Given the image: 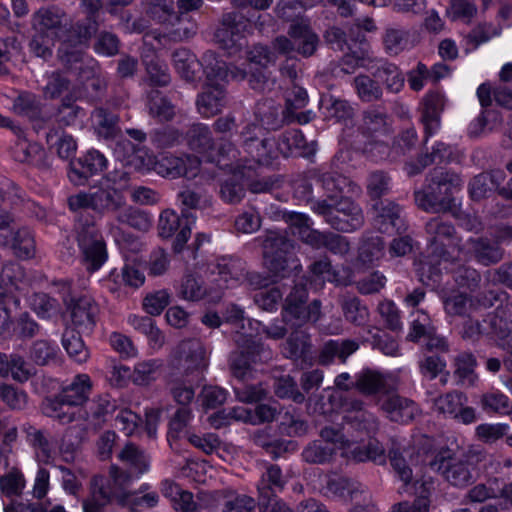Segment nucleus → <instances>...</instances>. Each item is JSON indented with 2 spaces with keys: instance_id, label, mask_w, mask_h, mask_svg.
<instances>
[{
  "instance_id": "nucleus-3",
  "label": "nucleus",
  "mask_w": 512,
  "mask_h": 512,
  "mask_svg": "<svg viewBox=\"0 0 512 512\" xmlns=\"http://www.w3.org/2000/svg\"><path fill=\"white\" fill-rule=\"evenodd\" d=\"M425 231L428 235L427 249L416 264V272L424 285L436 287L441 283V264L456 254L460 255L461 239L454 224L441 216L431 218L425 225Z\"/></svg>"
},
{
  "instance_id": "nucleus-58",
  "label": "nucleus",
  "mask_w": 512,
  "mask_h": 512,
  "mask_svg": "<svg viewBox=\"0 0 512 512\" xmlns=\"http://www.w3.org/2000/svg\"><path fill=\"white\" fill-rule=\"evenodd\" d=\"M366 341L370 343L372 349L379 350L387 356H397L399 354V343L391 334L381 329L375 331L369 330Z\"/></svg>"
},
{
  "instance_id": "nucleus-25",
  "label": "nucleus",
  "mask_w": 512,
  "mask_h": 512,
  "mask_svg": "<svg viewBox=\"0 0 512 512\" xmlns=\"http://www.w3.org/2000/svg\"><path fill=\"white\" fill-rule=\"evenodd\" d=\"M316 211L324 217L331 228L340 232L351 233L359 229L364 222L363 215L354 216L349 212L331 209V204L327 200L318 201Z\"/></svg>"
},
{
  "instance_id": "nucleus-27",
  "label": "nucleus",
  "mask_w": 512,
  "mask_h": 512,
  "mask_svg": "<svg viewBox=\"0 0 512 512\" xmlns=\"http://www.w3.org/2000/svg\"><path fill=\"white\" fill-rule=\"evenodd\" d=\"M161 493L170 501L175 512L201 511L200 504L194 500V494L173 480L164 479L161 482Z\"/></svg>"
},
{
  "instance_id": "nucleus-37",
  "label": "nucleus",
  "mask_w": 512,
  "mask_h": 512,
  "mask_svg": "<svg viewBox=\"0 0 512 512\" xmlns=\"http://www.w3.org/2000/svg\"><path fill=\"white\" fill-rule=\"evenodd\" d=\"M326 495L343 501H352L359 492V483L347 476L331 473L325 484Z\"/></svg>"
},
{
  "instance_id": "nucleus-50",
  "label": "nucleus",
  "mask_w": 512,
  "mask_h": 512,
  "mask_svg": "<svg viewBox=\"0 0 512 512\" xmlns=\"http://www.w3.org/2000/svg\"><path fill=\"white\" fill-rule=\"evenodd\" d=\"M92 194L93 210L101 214L116 212L126 203L124 194L108 187L100 188Z\"/></svg>"
},
{
  "instance_id": "nucleus-24",
  "label": "nucleus",
  "mask_w": 512,
  "mask_h": 512,
  "mask_svg": "<svg viewBox=\"0 0 512 512\" xmlns=\"http://www.w3.org/2000/svg\"><path fill=\"white\" fill-rule=\"evenodd\" d=\"M310 175L314 177L315 184L322 188L328 202L338 199L344 193L349 182L347 177L326 165L310 169Z\"/></svg>"
},
{
  "instance_id": "nucleus-57",
  "label": "nucleus",
  "mask_w": 512,
  "mask_h": 512,
  "mask_svg": "<svg viewBox=\"0 0 512 512\" xmlns=\"http://www.w3.org/2000/svg\"><path fill=\"white\" fill-rule=\"evenodd\" d=\"M147 83L152 88L158 89L170 84L171 76L167 64L161 62L157 57L151 58L149 61L144 60Z\"/></svg>"
},
{
  "instance_id": "nucleus-12",
  "label": "nucleus",
  "mask_w": 512,
  "mask_h": 512,
  "mask_svg": "<svg viewBox=\"0 0 512 512\" xmlns=\"http://www.w3.org/2000/svg\"><path fill=\"white\" fill-rule=\"evenodd\" d=\"M0 246L9 249L20 260H30L36 254L34 232L16 223L13 213L0 214Z\"/></svg>"
},
{
  "instance_id": "nucleus-21",
  "label": "nucleus",
  "mask_w": 512,
  "mask_h": 512,
  "mask_svg": "<svg viewBox=\"0 0 512 512\" xmlns=\"http://www.w3.org/2000/svg\"><path fill=\"white\" fill-rule=\"evenodd\" d=\"M71 323L74 330L89 335L94 330L99 314V306L90 297L80 296L71 298L67 304Z\"/></svg>"
},
{
  "instance_id": "nucleus-18",
  "label": "nucleus",
  "mask_w": 512,
  "mask_h": 512,
  "mask_svg": "<svg viewBox=\"0 0 512 512\" xmlns=\"http://www.w3.org/2000/svg\"><path fill=\"white\" fill-rule=\"evenodd\" d=\"M388 120L389 117L384 109L376 107L367 109L363 115L362 135L367 139L370 150L378 149L383 155L381 158L389 154V145L382 139V137H387L391 131ZM366 149H368V146H366Z\"/></svg>"
},
{
  "instance_id": "nucleus-47",
  "label": "nucleus",
  "mask_w": 512,
  "mask_h": 512,
  "mask_svg": "<svg viewBox=\"0 0 512 512\" xmlns=\"http://www.w3.org/2000/svg\"><path fill=\"white\" fill-rule=\"evenodd\" d=\"M118 409L117 401L108 393L95 396L86 411L88 419L94 424L105 423Z\"/></svg>"
},
{
  "instance_id": "nucleus-43",
  "label": "nucleus",
  "mask_w": 512,
  "mask_h": 512,
  "mask_svg": "<svg viewBox=\"0 0 512 512\" xmlns=\"http://www.w3.org/2000/svg\"><path fill=\"white\" fill-rule=\"evenodd\" d=\"M277 421L278 430L282 435L300 437L305 435L308 430L307 421L301 417L293 406L282 407Z\"/></svg>"
},
{
  "instance_id": "nucleus-6",
  "label": "nucleus",
  "mask_w": 512,
  "mask_h": 512,
  "mask_svg": "<svg viewBox=\"0 0 512 512\" xmlns=\"http://www.w3.org/2000/svg\"><path fill=\"white\" fill-rule=\"evenodd\" d=\"M472 302L474 311L496 307L484 322L490 325L499 345L512 348V301H508L507 293L493 289L477 290L472 293Z\"/></svg>"
},
{
  "instance_id": "nucleus-2",
  "label": "nucleus",
  "mask_w": 512,
  "mask_h": 512,
  "mask_svg": "<svg viewBox=\"0 0 512 512\" xmlns=\"http://www.w3.org/2000/svg\"><path fill=\"white\" fill-rule=\"evenodd\" d=\"M250 29L251 23L244 15L237 12L226 13L215 32V39L229 55H236L246 49L245 61L238 68V72L248 81L251 89L261 91L268 80V65L274 61L275 55L267 45L255 44L248 48L246 34Z\"/></svg>"
},
{
  "instance_id": "nucleus-14",
  "label": "nucleus",
  "mask_w": 512,
  "mask_h": 512,
  "mask_svg": "<svg viewBox=\"0 0 512 512\" xmlns=\"http://www.w3.org/2000/svg\"><path fill=\"white\" fill-rule=\"evenodd\" d=\"M108 166V159L97 149H89L80 156L70 159L67 176L75 186H86L89 180L101 174Z\"/></svg>"
},
{
  "instance_id": "nucleus-52",
  "label": "nucleus",
  "mask_w": 512,
  "mask_h": 512,
  "mask_svg": "<svg viewBox=\"0 0 512 512\" xmlns=\"http://www.w3.org/2000/svg\"><path fill=\"white\" fill-rule=\"evenodd\" d=\"M1 283L5 285L2 293L13 295L12 290H19L20 284L26 280V271L24 267L15 261H9L3 264L0 271Z\"/></svg>"
},
{
  "instance_id": "nucleus-33",
  "label": "nucleus",
  "mask_w": 512,
  "mask_h": 512,
  "mask_svg": "<svg viewBox=\"0 0 512 512\" xmlns=\"http://www.w3.org/2000/svg\"><path fill=\"white\" fill-rule=\"evenodd\" d=\"M29 358L38 366H57L61 362V350L56 341L40 339L30 346Z\"/></svg>"
},
{
  "instance_id": "nucleus-4",
  "label": "nucleus",
  "mask_w": 512,
  "mask_h": 512,
  "mask_svg": "<svg viewBox=\"0 0 512 512\" xmlns=\"http://www.w3.org/2000/svg\"><path fill=\"white\" fill-rule=\"evenodd\" d=\"M461 185L462 179L457 173L435 169L424 188L414 192V199L424 211H450L457 205L455 195L460 191Z\"/></svg>"
},
{
  "instance_id": "nucleus-7",
  "label": "nucleus",
  "mask_w": 512,
  "mask_h": 512,
  "mask_svg": "<svg viewBox=\"0 0 512 512\" xmlns=\"http://www.w3.org/2000/svg\"><path fill=\"white\" fill-rule=\"evenodd\" d=\"M175 70L188 82H197L202 76L209 80L223 79L229 76L227 63L211 50L206 51L201 59L187 48L176 49L172 54Z\"/></svg>"
},
{
  "instance_id": "nucleus-13",
  "label": "nucleus",
  "mask_w": 512,
  "mask_h": 512,
  "mask_svg": "<svg viewBox=\"0 0 512 512\" xmlns=\"http://www.w3.org/2000/svg\"><path fill=\"white\" fill-rule=\"evenodd\" d=\"M196 219L195 213L186 209H181L180 214L173 209L161 212L158 233L163 239H173L172 250L175 254L181 253L186 247Z\"/></svg>"
},
{
  "instance_id": "nucleus-22",
  "label": "nucleus",
  "mask_w": 512,
  "mask_h": 512,
  "mask_svg": "<svg viewBox=\"0 0 512 512\" xmlns=\"http://www.w3.org/2000/svg\"><path fill=\"white\" fill-rule=\"evenodd\" d=\"M227 78H215L209 80L206 78V87L198 95L196 105L199 113L206 118L216 115L221 111L226 103V82Z\"/></svg>"
},
{
  "instance_id": "nucleus-31",
  "label": "nucleus",
  "mask_w": 512,
  "mask_h": 512,
  "mask_svg": "<svg viewBox=\"0 0 512 512\" xmlns=\"http://www.w3.org/2000/svg\"><path fill=\"white\" fill-rule=\"evenodd\" d=\"M384 238L375 232L363 234L359 247L357 260L366 267H372L384 256Z\"/></svg>"
},
{
  "instance_id": "nucleus-60",
  "label": "nucleus",
  "mask_w": 512,
  "mask_h": 512,
  "mask_svg": "<svg viewBox=\"0 0 512 512\" xmlns=\"http://www.w3.org/2000/svg\"><path fill=\"white\" fill-rule=\"evenodd\" d=\"M444 309L453 316H466L473 312L472 293L452 292L444 299Z\"/></svg>"
},
{
  "instance_id": "nucleus-16",
  "label": "nucleus",
  "mask_w": 512,
  "mask_h": 512,
  "mask_svg": "<svg viewBox=\"0 0 512 512\" xmlns=\"http://www.w3.org/2000/svg\"><path fill=\"white\" fill-rule=\"evenodd\" d=\"M188 143L190 147L200 154H207L209 160L216 164V159H234L238 153L235 145L231 142L220 144L216 147L210 128L202 123L191 126L188 131Z\"/></svg>"
},
{
  "instance_id": "nucleus-30",
  "label": "nucleus",
  "mask_w": 512,
  "mask_h": 512,
  "mask_svg": "<svg viewBox=\"0 0 512 512\" xmlns=\"http://www.w3.org/2000/svg\"><path fill=\"white\" fill-rule=\"evenodd\" d=\"M440 104L441 96L439 93L430 91L426 94L424 98V109L421 115V122L424 129V144L440 130Z\"/></svg>"
},
{
  "instance_id": "nucleus-20",
  "label": "nucleus",
  "mask_w": 512,
  "mask_h": 512,
  "mask_svg": "<svg viewBox=\"0 0 512 512\" xmlns=\"http://www.w3.org/2000/svg\"><path fill=\"white\" fill-rule=\"evenodd\" d=\"M308 291L305 287L295 286L285 298L282 316L291 317L299 323L317 321L321 313V301L313 300L307 304Z\"/></svg>"
},
{
  "instance_id": "nucleus-23",
  "label": "nucleus",
  "mask_w": 512,
  "mask_h": 512,
  "mask_svg": "<svg viewBox=\"0 0 512 512\" xmlns=\"http://www.w3.org/2000/svg\"><path fill=\"white\" fill-rule=\"evenodd\" d=\"M451 274L454 282L459 288L465 289L470 293H476L479 290L481 283L480 273L466 265L461 263L459 255H454L447 259V262L441 264V274Z\"/></svg>"
},
{
  "instance_id": "nucleus-42",
  "label": "nucleus",
  "mask_w": 512,
  "mask_h": 512,
  "mask_svg": "<svg viewBox=\"0 0 512 512\" xmlns=\"http://www.w3.org/2000/svg\"><path fill=\"white\" fill-rule=\"evenodd\" d=\"M91 118L95 133L99 137L114 139L117 136L119 132V116L109 108H95Z\"/></svg>"
},
{
  "instance_id": "nucleus-63",
  "label": "nucleus",
  "mask_w": 512,
  "mask_h": 512,
  "mask_svg": "<svg viewBox=\"0 0 512 512\" xmlns=\"http://www.w3.org/2000/svg\"><path fill=\"white\" fill-rule=\"evenodd\" d=\"M71 80L63 71H54L48 77L47 83L43 89L44 96L47 99H57L68 93H74L70 90Z\"/></svg>"
},
{
  "instance_id": "nucleus-1",
  "label": "nucleus",
  "mask_w": 512,
  "mask_h": 512,
  "mask_svg": "<svg viewBox=\"0 0 512 512\" xmlns=\"http://www.w3.org/2000/svg\"><path fill=\"white\" fill-rule=\"evenodd\" d=\"M237 141L248 157L238 162L220 157L216 159V166L239 175L245 182L246 190L254 194L268 193L274 187L271 177L262 176L263 167L277 165L280 156L301 157L313 162L317 152L316 142H308L300 129L285 130L279 138L270 139L264 137L263 130L257 124L250 123L242 129Z\"/></svg>"
},
{
  "instance_id": "nucleus-35",
  "label": "nucleus",
  "mask_w": 512,
  "mask_h": 512,
  "mask_svg": "<svg viewBox=\"0 0 512 512\" xmlns=\"http://www.w3.org/2000/svg\"><path fill=\"white\" fill-rule=\"evenodd\" d=\"M342 425L348 426L356 432L357 435H355V438L361 441H363L365 437L371 438L378 430L376 418L361 409L346 413L342 417Z\"/></svg>"
},
{
  "instance_id": "nucleus-9",
  "label": "nucleus",
  "mask_w": 512,
  "mask_h": 512,
  "mask_svg": "<svg viewBox=\"0 0 512 512\" xmlns=\"http://www.w3.org/2000/svg\"><path fill=\"white\" fill-rule=\"evenodd\" d=\"M420 450L426 455H433L429 463L431 469L440 473L452 486L466 487L474 482L475 465L468 459L457 458L450 448L434 451L432 441L427 437Z\"/></svg>"
},
{
  "instance_id": "nucleus-39",
  "label": "nucleus",
  "mask_w": 512,
  "mask_h": 512,
  "mask_svg": "<svg viewBox=\"0 0 512 512\" xmlns=\"http://www.w3.org/2000/svg\"><path fill=\"white\" fill-rule=\"evenodd\" d=\"M358 37L356 41L350 43L339 62L341 71L346 74H352L357 68L364 66L367 59L369 42H365L362 35Z\"/></svg>"
},
{
  "instance_id": "nucleus-44",
  "label": "nucleus",
  "mask_w": 512,
  "mask_h": 512,
  "mask_svg": "<svg viewBox=\"0 0 512 512\" xmlns=\"http://www.w3.org/2000/svg\"><path fill=\"white\" fill-rule=\"evenodd\" d=\"M74 93L66 94L58 105L55 113L56 121L60 126H76L86 116L85 110L76 104Z\"/></svg>"
},
{
  "instance_id": "nucleus-19",
  "label": "nucleus",
  "mask_w": 512,
  "mask_h": 512,
  "mask_svg": "<svg viewBox=\"0 0 512 512\" xmlns=\"http://www.w3.org/2000/svg\"><path fill=\"white\" fill-rule=\"evenodd\" d=\"M373 208L375 210L373 225L380 233L388 235L406 233L408 223L402 206L394 201L380 199Z\"/></svg>"
},
{
  "instance_id": "nucleus-59",
  "label": "nucleus",
  "mask_w": 512,
  "mask_h": 512,
  "mask_svg": "<svg viewBox=\"0 0 512 512\" xmlns=\"http://www.w3.org/2000/svg\"><path fill=\"white\" fill-rule=\"evenodd\" d=\"M447 362L444 355L439 354H424V357L419 362L420 372L423 376L430 380L436 379L439 375H443L441 378L443 384L446 383L449 372L446 371Z\"/></svg>"
},
{
  "instance_id": "nucleus-56",
  "label": "nucleus",
  "mask_w": 512,
  "mask_h": 512,
  "mask_svg": "<svg viewBox=\"0 0 512 512\" xmlns=\"http://www.w3.org/2000/svg\"><path fill=\"white\" fill-rule=\"evenodd\" d=\"M337 451L321 440L309 443L302 452V457L307 463L325 464L336 456Z\"/></svg>"
},
{
  "instance_id": "nucleus-62",
  "label": "nucleus",
  "mask_w": 512,
  "mask_h": 512,
  "mask_svg": "<svg viewBox=\"0 0 512 512\" xmlns=\"http://www.w3.org/2000/svg\"><path fill=\"white\" fill-rule=\"evenodd\" d=\"M435 327L431 324L429 315L423 310L416 311V317L410 322L407 341L420 344Z\"/></svg>"
},
{
  "instance_id": "nucleus-34",
  "label": "nucleus",
  "mask_w": 512,
  "mask_h": 512,
  "mask_svg": "<svg viewBox=\"0 0 512 512\" xmlns=\"http://www.w3.org/2000/svg\"><path fill=\"white\" fill-rule=\"evenodd\" d=\"M467 242L470 245V250L476 262L481 265L490 266L496 264L501 261L503 257L504 251L502 247L487 238L470 237Z\"/></svg>"
},
{
  "instance_id": "nucleus-40",
  "label": "nucleus",
  "mask_w": 512,
  "mask_h": 512,
  "mask_svg": "<svg viewBox=\"0 0 512 512\" xmlns=\"http://www.w3.org/2000/svg\"><path fill=\"white\" fill-rule=\"evenodd\" d=\"M17 138L11 151L13 159L20 163L39 166L45 155L43 147L37 142L27 140L25 133L17 136Z\"/></svg>"
},
{
  "instance_id": "nucleus-15",
  "label": "nucleus",
  "mask_w": 512,
  "mask_h": 512,
  "mask_svg": "<svg viewBox=\"0 0 512 512\" xmlns=\"http://www.w3.org/2000/svg\"><path fill=\"white\" fill-rule=\"evenodd\" d=\"M223 512H294L270 488H262L257 501L247 495L237 496L225 503Z\"/></svg>"
},
{
  "instance_id": "nucleus-49",
  "label": "nucleus",
  "mask_w": 512,
  "mask_h": 512,
  "mask_svg": "<svg viewBox=\"0 0 512 512\" xmlns=\"http://www.w3.org/2000/svg\"><path fill=\"white\" fill-rule=\"evenodd\" d=\"M82 334L80 331L66 328L61 338L68 356L79 364L85 363L89 358V350L82 339Z\"/></svg>"
},
{
  "instance_id": "nucleus-41",
  "label": "nucleus",
  "mask_w": 512,
  "mask_h": 512,
  "mask_svg": "<svg viewBox=\"0 0 512 512\" xmlns=\"http://www.w3.org/2000/svg\"><path fill=\"white\" fill-rule=\"evenodd\" d=\"M414 404L410 399L394 395L383 402L382 409L391 421L407 424L414 419Z\"/></svg>"
},
{
  "instance_id": "nucleus-8",
  "label": "nucleus",
  "mask_w": 512,
  "mask_h": 512,
  "mask_svg": "<svg viewBox=\"0 0 512 512\" xmlns=\"http://www.w3.org/2000/svg\"><path fill=\"white\" fill-rule=\"evenodd\" d=\"M75 231L82 264L89 273L99 271L108 260V249L94 218L81 215L75 224Z\"/></svg>"
},
{
  "instance_id": "nucleus-11",
  "label": "nucleus",
  "mask_w": 512,
  "mask_h": 512,
  "mask_svg": "<svg viewBox=\"0 0 512 512\" xmlns=\"http://www.w3.org/2000/svg\"><path fill=\"white\" fill-rule=\"evenodd\" d=\"M96 27L91 23L77 22L75 25L67 22L60 33L55 38L60 43L58 52L62 62L70 69L85 71L89 74L91 71L83 62L82 48L87 46Z\"/></svg>"
},
{
  "instance_id": "nucleus-54",
  "label": "nucleus",
  "mask_w": 512,
  "mask_h": 512,
  "mask_svg": "<svg viewBox=\"0 0 512 512\" xmlns=\"http://www.w3.org/2000/svg\"><path fill=\"white\" fill-rule=\"evenodd\" d=\"M355 387L367 395H375L385 390L386 382L381 373L369 368L356 375Z\"/></svg>"
},
{
  "instance_id": "nucleus-61",
  "label": "nucleus",
  "mask_w": 512,
  "mask_h": 512,
  "mask_svg": "<svg viewBox=\"0 0 512 512\" xmlns=\"http://www.w3.org/2000/svg\"><path fill=\"white\" fill-rule=\"evenodd\" d=\"M25 485V477L17 468H12L9 472L0 476V493L7 498L21 496Z\"/></svg>"
},
{
  "instance_id": "nucleus-51",
  "label": "nucleus",
  "mask_w": 512,
  "mask_h": 512,
  "mask_svg": "<svg viewBox=\"0 0 512 512\" xmlns=\"http://www.w3.org/2000/svg\"><path fill=\"white\" fill-rule=\"evenodd\" d=\"M311 344L308 336L303 332H292L282 345V354L285 358L294 361H306L310 352Z\"/></svg>"
},
{
  "instance_id": "nucleus-55",
  "label": "nucleus",
  "mask_w": 512,
  "mask_h": 512,
  "mask_svg": "<svg viewBox=\"0 0 512 512\" xmlns=\"http://www.w3.org/2000/svg\"><path fill=\"white\" fill-rule=\"evenodd\" d=\"M117 220L120 224H126L129 227L142 232L148 231L153 222V218L150 213L135 207H129L119 212Z\"/></svg>"
},
{
  "instance_id": "nucleus-38",
  "label": "nucleus",
  "mask_w": 512,
  "mask_h": 512,
  "mask_svg": "<svg viewBox=\"0 0 512 512\" xmlns=\"http://www.w3.org/2000/svg\"><path fill=\"white\" fill-rule=\"evenodd\" d=\"M282 406L276 400L259 401L251 408L242 409L243 420L252 425L270 423L277 420Z\"/></svg>"
},
{
  "instance_id": "nucleus-48",
  "label": "nucleus",
  "mask_w": 512,
  "mask_h": 512,
  "mask_svg": "<svg viewBox=\"0 0 512 512\" xmlns=\"http://www.w3.org/2000/svg\"><path fill=\"white\" fill-rule=\"evenodd\" d=\"M14 112L31 121L42 120V103L36 94L30 91H21L13 101Z\"/></svg>"
},
{
  "instance_id": "nucleus-46",
  "label": "nucleus",
  "mask_w": 512,
  "mask_h": 512,
  "mask_svg": "<svg viewBox=\"0 0 512 512\" xmlns=\"http://www.w3.org/2000/svg\"><path fill=\"white\" fill-rule=\"evenodd\" d=\"M373 76L385 85L388 92L399 93L404 87L405 77L402 71L396 64L388 60L379 62Z\"/></svg>"
},
{
  "instance_id": "nucleus-64",
  "label": "nucleus",
  "mask_w": 512,
  "mask_h": 512,
  "mask_svg": "<svg viewBox=\"0 0 512 512\" xmlns=\"http://www.w3.org/2000/svg\"><path fill=\"white\" fill-rule=\"evenodd\" d=\"M32 309L42 320H51L59 314V301L46 293H37L32 301Z\"/></svg>"
},
{
  "instance_id": "nucleus-5",
  "label": "nucleus",
  "mask_w": 512,
  "mask_h": 512,
  "mask_svg": "<svg viewBox=\"0 0 512 512\" xmlns=\"http://www.w3.org/2000/svg\"><path fill=\"white\" fill-rule=\"evenodd\" d=\"M177 353L183 362L184 376L172 381L171 395L177 404L186 407L193 401L195 390L204 379L205 351L199 344L189 341L182 342Z\"/></svg>"
},
{
  "instance_id": "nucleus-53",
  "label": "nucleus",
  "mask_w": 512,
  "mask_h": 512,
  "mask_svg": "<svg viewBox=\"0 0 512 512\" xmlns=\"http://www.w3.org/2000/svg\"><path fill=\"white\" fill-rule=\"evenodd\" d=\"M40 324L28 312H22L13 320L8 339H31L40 332Z\"/></svg>"
},
{
  "instance_id": "nucleus-32",
  "label": "nucleus",
  "mask_w": 512,
  "mask_h": 512,
  "mask_svg": "<svg viewBox=\"0 0 512 512\" xmlns=\"http://www.w3.org/2000/svg\"><path fill=\"white\" fill-rule=\"evenodd\" d=\"M93 383L88 374L80 373L75 375L71 382L63 386L60 392L73 408L83 406L89 400L92 393Z\"/></svg>"
},
{
  "instance_id": "nucleus-28",
  "label": "nucleus",
  "mask_w": 512,
  "mask_h": 512,
  "mask_svg": "<svg viewBox=\"0 0 512 512\" xmlns=\"http://www.w3.org/2000/svg\"><path fill=\"white\" fill-rule=\"evenodd\" d=\"M453 379L461 387L472 388L479 380L476 368L478 361L471 351L459 352L453 360Z\"/></svg>"
},
{
  "instance_id": "nucleus-29",
  "label": "nucleus",
  "mask_w": 512,
  "mask_h": 512,
  "mask_svg": "<svg viewBox=\"0 0 512 512\" xmlns=\"http://www.w3.org/2000/svg\"><path fill=\"white\" fill-rule=\"evenodd\" d=\"M146 106L149 115L157 122H170L176 115V106L170 93L152 88L147 93Z\"/></svg>"
},
{
  "instance_id": "nucleus-45",
  "label": "nucleus",
  "mask_w": 512,
  "mask_h": 512,
  "mask_svg": "<svg viewBox=\"0 0 512 512\" xmlns=\"http://www.w3.org/2000/svg\"><path fill=\"white\" fill-rule=\"evenodd\" d=\"M37 17L39 18L40 34H44L47 38L52 37L53 39L57 37L60 30H62L68 22L65 12L54 6L39 10Z\"/></svg>"
},
{
  "instance_id": "nucleus-36",
  "label": "nucleus",
  "mask_w": 512,
  "mask_h": 512,
  "mask_svg": "<svg viewBox=\"0 0 512 512\" xmlns=\"http://www.w3.org/2000/svg\"><path fill=\"white\" fill-rule=\"evenodd\" d=\"M73 407L59 391L57 394L46 396L41 403L44 416L58 420L61 424H70L75 420Z\"/></svg>"
},
{
  "instance_id": "nucleus-17",
  "label": "nucleus",
  "mask_w": 512,
  "mask_h": 512,
  "mask_svg": "<svg viewBox=\"0 0 512 512\" xmlns=\"http://www.w3.org/2000/svg\"><path fill=\"white\" fill-rule=\"evenodd\" d=\"M200 166V159L194 155L163 152L156 157L154 170L162 177L169 179L179 177L193 179L199 174Z\"/></svg>"
},
{
  "instance_id": "nucleus-10",
  "label": "nucleus",
  "mask_w": 512,
  "mask_h": 512,
  "mask_svg": "<svg viewBox=\"0 0 512 512\" xmlns=\"http://www.w3.org/2000/svg\"><path fill=\"white\" fill-rule=\"evenodd\" d=\"M295 242L285 232L270 231L264 241L263 264L274 277L287 278L301 269L295 253Z\"/></svg>"
},
{
  "instance_id": "nucleus-26",
  "label": "nucleus",
  "mask_w": 512,
  "mask_h": 512,
  "mask_svg": "<svg viewBox=\"0 0 512 512\" xmlns=\"http://www.w3.org/2000/svg\"><path fill=\"white\" fill-rule=\"evenodd\" d=\"M287 33L294 40L295 53L308 58L316 52L320 39L307 20L291 23Z\"/></svg>"
}]
</instances>
